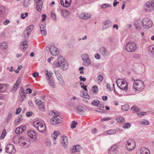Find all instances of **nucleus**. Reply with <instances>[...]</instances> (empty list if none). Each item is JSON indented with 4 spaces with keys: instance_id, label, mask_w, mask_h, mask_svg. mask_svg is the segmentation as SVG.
Segmentation results:
<instances>
[{
    "instance_id": "nucleus-1",
    "label": "nucleus",
    "mask_w": 154,
    "mask_h": 154,
    "mask_svg": "<svg viewBox=\"0 0 154 154\" xmlns=\"http://www.w3.org/2000/svg\"><path fill=\"white\" fill-rule=\"evenodd\" d=\"M57 61L56 64L57 67L60 66L62 69L64 70L68 69V64L66 60L62 56H59L58 57Z\"/></svg>"
},
{
    "instance_id": "nucleus-19",
    "label": "nucleus",
    "mask_w": 154,
    "mask_h": 154,
    "mask_svg": "<svg viewBox=\"0 0 154 154\" xmlns=\"http://www.w3.org/2000/svg\"><path fill=\"white\" fill-rule=\"evenodd\" d=\"M134 26L135 28L137 29H140L142 28V21L138 20L136 21L134 23Z\"/></svg>"
},
{
    "instance_id": "nucleus-15",
    "label": "nucleus",
    "mask_w": 154,
    "mask_h": 154,
    "mask_svg": "<svg viewBox=\"0 0 154 154\" xmlns=\"http://www.w3.org/2000/svg\"><path fill=\"white\" fill-rule=\"evenodd\" d=\"M26 126L25 125L17 127L15 130V133L17 134H21L23 132L26 130Z\"/></svg>"
},
{
    "instance_id": "nucleus-7",
    "label": "nucleus",
    "mask_w": 154,
    "mask_h": 154,
    "mask_svg": "<svg viewBox=\"0 0 154 154\" xmlns=\"http://www.w3.org/2000/svg\"><path fill=\"white\" fill-rule=\"evenodd\" d=\"M82 60L83 61V65L85 66H88L91 64L90 60L88 55L85 54L82 55Z\"/></svg>"
},
{
    "instance_id": "nucleus-33",
    "label": "nucleus",
    "mask_w": 154,
    "mask_h": 154,
    "mask_svg": "<svg viewBox=\"0 0 154 154\" xmlns=\"http://www.w3.org/2000/svg\"><path fill=\"white\" fill-rule=\"evenodd\" d=\"M0 47L1 49L3 51L6 50L8 48V46L6 43H0Z\"/></svg>"
},
{
    "instance_id": "nucleus-26",
    "label": "nucleus",
    "mask_w": 154,
    "mask_h": 154,
    "mask_svg": "<svg viewBox=\"0 0 154 154\" xmlns=\"http://www.w3.org/2000/svg\"><path fill=\"white\" fill-rule=\"evenodd\" d=\"M47 79L48 81V83L50 85L52 88H55L56 85L55 84L54 81L53 80H51L49 78H48Z\"/></svg>"
},
{
    "instance_id": "nucleus-43",
    "label": "nucleus",
    "mask_w": 154,
    "mask_h": 154,
    "mask_svg": "<svg viewBox=\"0 0 154 154\" xmlns=\"http://www.w3.org/2000/svg\"><path fill=\"white\" fill-rule=\"evenodd\" d=\"M59 81V83L61 84V85L62 86H64L65 85V83L64 80L61 78H60L58 79Z\"/></svg>"
},
{
    "instance_id": "nucleus-57",
    "label": "nucleus",
    "mask_w": 154,
    "mask_h": 154,
    "mask_svg": "<svg viewBox=\"0 0 154 154\" xmlns=\"http://www.w3.org/2000/svg\"><path fill=\"white\" fill-rule=\"evenodd\" d=\"M41 33L42 35L45 36L47 34V32L46 29H42L40 30Z\"/></svg>"
},
{
    "instance_id": "nucleus-8",
    "label": "nucleus",
    "mask_w": 154,
    "mask_h": 154,
    "mask_svg": "<svg viewBox=\"0 0 154 154\" xmlns=\"http://www.w3.org/2000/svg\"><path fill=\"white\" fill-rule=\"evenodd\" d=\"M127 144L126 147L127 149L129 151H131L135 148V144L134 141L133 139H129L127 141Z\"/></svg>"
},
{
    "instance_id": "nucleus-58",
    "label": "nucleus",
    "mask_w": 154,
    "mask_h": 154,
    "mask_svg": "<svg viewBox=\"0 0 154 154\" xmlns=\"http://www.w3.org/2000/svg\"><path fill=\"white\" fill-rule=\"evenodd\" d=\"M46 26L45 24H41L40 26V30L42 29H46Z\"/></svg>"
},
{
    "instance_id": "nucleus-47",
    "label": "nucleus",
    "mask_w": 154,
    "mask_h": 154,
    "mask_svg": "<svg viewBox=\"0 0 154 154\" xmlns=\"http://www.w3.org/2000/svg\"><path fill=\"white\" fill-rule=\"evenodd\" d=\"M100 103V101L99 100H94L92 102V104L95 106H97Z\"/></svg>"
},
{
    "instance_id": "nucleus-14",
    "label": "nucleus",
    "mask_w": 154,
    "mask_h": 154,
    "mask_svg": "<svg viewBox=\"0 0 154 154\" xmlns=\"http://www.w3.org/2000/svg\"><path fill=\"white\" fill-rule=\"evenodd\" d=\"M112 23L110 20H105L103 23V30L110 27Z\"/></svg>"
},
{
    "instance_id": "nucleus-36",
    "label": "nucleus",
    "mask_w": 154,
    "mask_h": 154,
    "mask_svg": "<svg viewBox=\"0 0 154 154\" xmlns=\"http://www.w3.org/2000/svg\"><path fill=\"white\" fill-rule=\"evenodd\" d=\"M129 107L128 105L125 104L122 107V109L125 111H127L129 109Z\"/></svg>"
},
{
    "instance_id": "nucleus-60",
    "label": "nucleus",
    "mask_w": 154,
    "mask_h": 154,
    "mask_svg": "<svg viewBox=\"0 0 154 154\" xmlns=\"http://www.w3.org/2000/svg\"><path fill=\"white\" fill-rule=\"evenodd\" d=\"M93 88H94L93 89V92L94 93H96L97 92L98 90V88L96 86H94V87H93Z\"/></svg>"
},
{
    "instance_id": "nucleus-48",
    "label": "nucleus",
    "mask_w": 154,
    "mask_h": 154,
    "mask_svg": "<svg viewBox=\"0 0 154 154\" xmlns=\"http://www.w3.org/2000/svg\"><path fill=\"white\" fill-rule=\"evenodd\" d=\"M117 121L118 122H123L124 121V119L121 117H119L116 119Z\"/></svg>"
},
{
    "instance_id": "nucleus-20",
    "label": "nucleus",
    "mask_w": 154,
    "mask_h": 154,
    "mask_svg": "<svg viewBox=\"0 0 154 154\" xmlns=\"http://www.w3.org/2000/svg\"><path fill=\"white\" fill-rule=\"evenodd\" d=\"M149 54L150 56L154 58V45L150 46L148 48Z\"/></svg>"
},
{
    "instance_id": "nucleus-5",
    "label": "nucleus",
    "mask_w": 154,
    "mask_h": 154,
    "mask_svg": "<svg viewBox=\"0 0 154 154\" xmlns=\"http://www.w3.org/2000/svg\"><path fill=\"white\" fill-rule=\"evenodd\" d=\"M134 88L137 91H140L143 89L144 85L143 82L140 80L135 81L133 84Z\"/></svg>"
},
{
    "instance_id": "nucleus-3",
    "label": "nucleus",
    "mask_w": 154,
    "mask_h": 154,
    "mask_svg": "<svg viewBox=\"0 0 154 154\" xmlns=\"http://www.w3.org/2000/svg\"><path fill=\"white\" fill-rule=\"evenodd\" d=\"M18 141L19 144L25 148H27L31 143L29 139L22 136L19 137Z\"/></svg>"
},
{
    "instance_id": "nucleus-49",
    "label": "nucleus",
    "mask_w": 154,
    "mask_h": 154,
    "mask_svg": "<svg viewBox=\"0 0 154 154\" xmlns=\"http://www.w3.org/2000/svg\"><path fill=\"white\" fill-rule=\"evenodd\" d=\"M111 6V5L110 4H104L102 5L101 8L103 9H105L107 7H110Z\"/></svg>"
},
{
    "instance_id": "nucleus-18",
    "label": "nucleus",
    "mask_w": 154,
    "mask_h": 154,
    "mask_svg": "<svg viewBox=\"0 0 154 154\" xmlns=\"http://www.w3.org/2000/svg\"><path fill=\"white\" fill-rule=\"evenodd\" d=\"M38 130L41 132H45L46 130V126L43 123L39 125V126L36 128Z\"/></svg>"
},
{
    "instance_id": "nucleus-27",
    "label": "nucleus",
    "mask_w": 154,
    "mask_h": 154,
    "mask_svg": "<svg viewBox=\"0 0 154 154\" xmlns=\"http://www.w3.org/2000/svg\"><path fill=\"white\" fill-rule=\"evenodd\" d=\"M51 114L54 116V117H56L58 118H61L59 116V113L54 110H52Z\"/></svg>"
},
{
    "instance_id": "nucleus-53",
    "label": "nucleus",
    "mask_w": 154,
    "mask_h": 154,
    "mask_svg": "<svg viewBox=\"0 0 154 154\" xmlns=\"http://www.w3.org/2000/svg\"><path fill=\"white\" fill-rule=\"evenodd\" d=\"M6 135V131L5 129H4L2 133V134L1 137H2V138L3 139L5 137V136Z\"/></svg>"
},
{
    "instance_id": "nucleus-17",
    "label": "nucleus",
    "mask_w": 154,
    "mask_h": 154,
    "mask_svg": "<svg viewBox=\"0 0 154 154\" xmlns=\"http://www.w3.org/2000/svg\"><path fill=\"white\" fill-rule=\"evenodd\" d=\"M27 134L28 136L31 138L35 139L37 137L36 133L33 130H29Z\"/></svg>"
},
{
    "instance_id": "nucleus-44",
    "label": "nucleus",
    "mask_w": 154,
    "mask_h": 154,
    "mask_svg": "<svg viewBox=\"0 0 154 154\" xmlns=\"http://www.w3.org/2000/svg\"><path fill=\"white\" fill-rule=\"evenodd\" d=\"M131 125L129 123H125L123 127V128L124 129H128L130 127Z\"/></svg>"
},
{
    "instance_id": "nucleus-46",
    "label": "nucleus",
    "mask_w": 154,
    "mask_h": 154,
    "mask_svg": "<svg viewBox=\"0 0 154 154\" xmlns=\"http://www.w3.org/2000/svg\"><path fill=\"white\" fill-rule=\"evenodd\" d=\"M78 123L77 122L74 121L72 122V125H71V127L72 128H75L76 126V125H77Z\"/></svg>"
},
{
    "instance_id": "nucleus-51",
    "label": "nucleus",
    "mask_w": 154,
    "mask_h": 154,
    "mask_svg": "<svg viewBox=\"0 0 154 154\" xmlns=\"http://www.w3.org/2000/svg\"><path fill=\"white\" fill-rule=\"evenodd\" d=\"M12 117V114L11 113H9L8 115V116L7 117L6 121V122H8L9 121L10 119Z\"/></svg>"
},
{
    "instance_id": "nucleus-61",
    "label": "nucleus",
    "mask_w": 154,
    "mask_h": 154,
    "mask_svg": "<svg viewBox=\"0 0 154 154\" xmlns=\"http://www.w3.org/2000/svg\"><path fill=\"white\" fill-rule=\"evenodd\" d=\"M39 109L42 111H44L45 109L44 106L42 104L38 105Z\"/></svg>"
},
{
    "instance_id": "nucleus-63",
    "label": "nucleus",
    "mask_w": 154,
    "mask_h": 154,
    "mask_svg": "<svg viewBox=\"0 0 154 154\" xmlns=\"http://www.w3.org/2000/svg\"><path fill=\"white\" fill-rule=\"evenodd\" d=\"M79 79L81 81L85 82L86 80V78L82 77L81 76H79Z\"/></svg>"
},
{
    "instance_id": "nucleus-22",
    "label": "nucleus",
    "mask_w": 154,
    "mask_h": 154,
    "mask_svg": "<svg viewBox=\"0 0 154 154\" xmlns=\"http://www.w3.org/2000/svg\"><path fill=\"white\" fill-rule=\"evenodd\" d=\"M100 53L104 56L109 55V53L108 51L106 48L104 47L101 48L100 49Z\"/></svg>"
},
{
    "instance_id": "nucleus-25",
    "label": "nucleus",
    "mask_w": 154,
    "mask_h": 154,
    "mask_svg": "<svg viewBox=\"0 0 154 154\" xmlns=\"http://www.w3.org/2000/svg\"><path fill=\"white\" fill-rule=\"evenodd\" d=\"M117 146L116 145H113L109 149V151L110 154H113L116 153L117 151Z\"/></svg>"
},
{
    "instance_id": "nucleus-24",
    "label": "nucleus",
    "mask_w": 154,
    "mask_h": 154,
    "mask_svg": "<svg viewBox=\"0 0 154 154\" xmlns=\"http://www.w3.org/2000/svg\"><path fill=\"white\" fill-rule=\"evenodd\" d=\"M79 17L81 19L85 20H87L89 19L91 16L90 15H89L88 14H84L82 13L79 15Z\"/></svg>"
},
{
    "instance_id": "nucleus-11",
    "label": "nucleus",
    "mask_w": 154,
    "mask_h": 154,
    "mask_svg": "<svg viewBox=\"0 0 154 154\" xmlns=\"http://www.w3.org/2000/svg\"><path fill=\"white\" fill-rule=\"evenodd\" d=\"M72 0H61L60 3L63 7L67 8L69 7L71 5Z\"/></svg>"
},
{
    "instance_id": "nucleus-40",
    "label": "nucleus",
    "mask_w": 154,
    "mask_h": 154,
    "mask_svg": "<svg viewBox=\"0 0 154 154\" xmlns=\"http://www.w3.org/2000/svg\"><path fill=\"white\" fill-rule=\"evenodd\" d=\"M55 73L57 79L62 78L61 75L58 71H56Z\"/></svg>"
},
{
    "instance_id": "nucleus-54",
    "label": "nucleus",
    "mask_w": 154,
    "mask_h": 154,
    "mask_svg": "<svg viewBox=\"0 0 154 154\" xmlns=\"http://www.w3.org/2000/svg\"><path fill=\"white\" fill-rule=\"evenodd\" d=\"M98 80L100 81L101 82H102L103 79V76L101 75H99L97 77Z\"/></svg>"
},
{
    "instance_id": "nucleus-32",
    "label": "nucleus",
    "mask_w": 154,
    "mask_h": 154,
    "mask_svg": "<svg viewBox=\"0 0 154 154\" xmlns=\"http://www.w3.org/2000/svg\"><path fill=\"white\" fill-rule=\"evenodd\" d=\"M131 109L132 111L134 112H136L138 111H139L140 110V108L136 106H133L131 108Z\"/></svg>"
},
{
    "instance_id": "nucleus-16",
    "label": "nucleus",
    "mask_w": 154,
    "mask_h": 154,
    "mask_svg": "<svg viewBox=\"0 0 154 154\" xmlns=\"http://www.w3.org/2000/svg\"><path fill=\"white\" fill-rule=\"evenodd\" d=\"M118 87L121 90L127 91L128 88V84L127 82L125 80Z\"/></svg>"
},
{
    "instance_id": "nucleus-34",
    "label": "nucleus",
    "mask_w": 154,
    "mask_h": 154,
    "mask_svg": "<svg viewBox=\"0 0 154 154\" xmlns=\"http://www.w3.org/2000/svg\"><path fill=\"white\" fill-rule=\"evenodd\" d=\"M26 40H24V41L22 43H21V45L20 46V48H22L23 49H24L26 50L27 48L26 47H24L25 45H27V41H26Z\"/></svg>"
},
{
    "instance_id": "nucleus-23",
    "label": "nucleus",
    "mask_w": 154,
    "mask_h": 154,
    "mask_svg": "<svg viewBox=\"0 0 154 154\" xmlns=\"http://www.w3.org/2000/svg\"><path fill=\"white\" fill-rule=\"evenodd\" d=\"M62 139L63 140L61 142L62 144L64 147L66 148V147L67 146L68 143L67 137L65 136H62Z\"/></svg>"
},
{
    "instance_id": "nucleus-39",
    "label": "nucleus",
    "mask_w": 154,
    "mask_h": 154,
    "mask_svg": "<svg viewBox=\"0 0 154 154\" xmlns=\"http://www.w3.org/2000/svg\"><path fill=\"white\" fill-rule=\"evenodd\" d=\"M76 109L77 111H79L80 112H83V108L81 106L79 105L77 106Z\"/></svg>"
},
{
    "instance_id": "nucleus-29",
    "label": "nucleus",
    "mask_w": 154,
    "mask_h": 154,
    "mask_svg": "<svg viewBox=\"0 0 154 154\" xmlns=\"http://www.w3.org/2000/svg\"><path fill=\"white\" fill-rule=\"evenodd\" d=\"M7 88L6 84H0V92L5 91Z\"/></svg>"
},
{
    "instance_id": "nucleus-35",
    "label": "nucleus",
    "mask_w": 154,
    "mask_h": 154,
    "mask_svg": "<svg viewBox=\"0 0 154 154\" xmlns=\"http://www.w3.org/2000/svg\"><path fill=\"white\" fill-rule=\"evenodd\" d=\"M77 147H79L80 148V146L79 145H77L76 146H75L73 148L71 149L72 152H79V151L78 149H77Z\"/></svg>"
},
{
    "instance_id": "nucleus-42",
    "label": "nucleus",
    "mask_w": 154,
    "mask_h": 154,
    "mask_svg": "<svg viewBox=\"0 0 154 154\" xmlns=\"http://www.w3.org/2000/svg\"><path fill=\"white\" fill-rule=\"evenodd\" d=\"M116 131L115 130L111 129L108 131L107 132L108 134H111L116 133Z\"/></svg>"
},
{
    "instance_id": "nucleus-30",
    "label": "nucleus",
    "mask_w": 154,
    "mask_h": 154,
    "mask_svg": "<svg viewBox=\"0 0 154 154\" xmlns=\"http://www.w3.org/2000/svg\"><path fill=\"white\" fill-rule=\"evenodd\" d=\"M59 134V132L58 131H54L51 134V137L53 140L56 139L58 136Z\"/></svg>"
},
{
    "instance_id": "nucleus-4",
    "label": "nucleus",
    "mask_w": 154,
    "mask_h": 154,
    "mask_svg": "<svg viewBox=\"0 0 154 154\" xmlns=\"http://www.w3.org/2000/svg\"><path fill=\"white\" fill-rule=\"evenodd\" d=\"M144 9L146 12H149L154 9V0L147 2L144 5Z\"/></svg>"
},
{
    "instance_id": "nucleus-21",
    "label": "nucleus",
    "mask_w": 154,
    "mask_h": 154,
    "mask_svg": "<svg viewBox=\"0 0 154 154\" xmlns=\"http://www.w3.org/2000/svg\"><path fill=\"white\" fill-rule=\"evenodd\" d=\"M140 154H150V152L149 149L145 147H143L140 149Z\"/></svg>"
},
{
    "instance_id": "nucleus-9",
    "label": "nucleus",
    "mask_w": 154,
    "mask_h": 154,
    "mask_svg": "<svg viewBox=\"0 0 154 154\" xmlns=\"http://www.w3.org/2000/svg\"><path fill=\"white\" fill-rule=\"evenodd\" d=\"M5 150L6 152L9 154H14L16 152L14 146L11 144H8L6 147Z\"/></svg>"
},
{
    "instance_id": "nucleus-28",
    "label": "nucleus",
    "mask_w": 154,
    "mask_h": 154,
    "mask_svg": "<svg viewBox=\"0 0 154 154\" xmlns=\"http://www.w3.org/2000/svg\"><path fill=\"white\" fill-rule=\"evenodd\" d=\"M31 4L30 0H25L23 3V6L24 8L29 7Z\"/></svg>"
},
{
    "instance_id": "nucleus-64",
    "label": "nucleus",
    "mask_w": 154,
    "mask_h": 154,
    "mask_svg": "<svg viewBox=\"0 0 154 154\" xmlns=\"http://www.w3.org/2000/svg\"><path fill=\"white\" fill-rule=\"evenodd\" d=\"M89 97H89V95H88V94L87 93H86V94H84L83 95V97L85 98H86L87 99H89Z\"/></svg>"
},
{
    "instance_id": "nucleus-41",
    "label": "nucleus",
    "mask_w": 154,
    "mask_h": 154,
    "mask_svg": "<svg viewBox=\"0 0 154 154\" xmlns=\"http://www.w3.org/2000/svg\"><path fill=\"white\" fill-rule=\"evenodd\" d=\"M125 81V80L121 79H118L116 81V82L118 87L119 86V85H120V84L122 83H123V82Z\"/></svg>"
},
{
    "instance_id": "nucleus-62",
    "label": "nucleus",
    "mask_w": 154,
    "mask_h": 154,
    "mask_svg": "<svg viewBox=\"0 0 154 154\" xmlns=\"http://www.w3.org/2000/svg\"><path fill=\"white\" fill-rule=\"evenodd\" d=\"M51 16L52 19L54 20H56V16L55 14L54 13H51Z\"/></svg>"
},
{
    "instance_id": "nucleus-37",
    "label": "nucleus",
    "mask_w": 154,
    "mask_h": 154,
    "mask_svg": "<svg viewBox=\"0 0 154 154\" xmlns=\"http://www.w3.org/2000/svg\"><path fill=\"white\" fill-rule=\"evenodd\" d=\"M62 13L63 16L64 17H67L69 14V12L65 10H62Z\"/></svg>"
},
{
    "instance_id": "nucleus-56",
    "label": "nucleus",
    "mask_w": 154,
    "mask_h": 154,
    "mask_svg": "<svg viewBox=\"0 0 154 154\" xmlns=\"http://www.w3.org/2000/svg\"><path fill=\"white\" fill-rule=\"evenodd\" d=\"M95 111L97 112H102V113H104L105 112V111H106L105 110H104L103 109H101L100 108L97 109H96Z\"/></svg>"
},
{
    "instance_id": "nucleus-12",
    "label": "nucleus",
    "mask_w": 154,
    "mask_h": 154,
    "mask_svg": "<svg viewBox=\"0 0 154 154\" xmlns=\"http://www.w3.org/2000/svg\"><path fill=\"white\" fill-rule=\"evenodd\" d=\"M35 2L37 3L36 5V10L38 12H40L41 10L43 4V2L42 0H34Z\"/></svg>"
},
{
    "instance_id": "nucleus-6",
    "label": "nucleus",
    "mask_w": 154,
    "mask_h": 154,
    "mask_svg": "<svg viewBox=\"0 0 154 154\" xmlns=\"http://www.w3.org/2000/svg\"><path fill=\"white\" fill-rule=\"evenodd\" d=\"M136 44L133 42H128L126 46V49L128 52H133L136 49Z\"/></svg>"
},
{
    "instance_id": "nucleus-45",
    "label": "nucleus",
    "mask_w": 154,
    "mask_h": 154,
    "mask_svg": "<svg viewBox=\"0 0 154 154\" xmlns=\"http://www.w3.org/2000/svg\"><path fill=\"white\" fill-rule=\"evenodd\" d=\"M5 9L4 6H2L0 8V15H2L4 13Z\"/></svg>"
},
{
    "instance_id": "nucleus-31",
    "label": "nucleus",
    "mask_w": 154,
    "mask_h": 154,
    "mask_svg": "<svg viewBox=\"0 0 154 154\" xmlns=\"http://www.w3.org/2000/svg\"><path fill=\"white\" fill-rule=\"evenodd\" d=\"M34 27V26L32 25L29 26L27 27L25 30L28 32L27 33L30 34L31 31H32Z\"/></svg>"
},
{
    "instance_id": "nucleus-38",
    "label": "nucleus",
    "mask_w": 154,
    "mask_h": 154,
    "mask_svg": "<svg viewBox=\"0 0 154 154\" xmlns=\"http://www.w3.org/2000/svg\"><path fill=\"white\" fill-rule=\"evenodd\" d=\"M28 32L26 30H25L23 33V36L24 37V39L26 40L29 37V36L30 34L29 33H27Z\"/></svg>"
},
{
    "instance_id": "nucleus-52",
    "label": "nucleus",
    "mask_w": 154,
    "mask_h": 154,
    "mask_svg": "<svg viewBox=\"0 0 154 154\" xmlns=\"http://www.w3.org/2000/svg\"><path fill=\"white\" fill-rule=\"evenodd\" d=\"M22 98V101H23L26 98V94L25 93L20 94Z\"/></svg>"
},
{
    "instance_id": "nucleus-10",
    "label": "nucleus",
    "mask_w": 154,
    "mask_h": 154,
    "mask_svg": "<svg viewBox=\"0 0 154 154\" xmlns=\"http://www.w3.org/2000/svg\"><path fill=\"white\" fill-rule=\"evenodd\" d=\"M58 51V49L54 46L53 45L50 46V52L52 55L55 56L58 55L59 52Z\"/></svg>"
},
{
    "instance_id": "nucleus-50",
    "label": "nucleus",
    "mask_w": 154,
    "mask_h": 154,
    "mask_svg": "<svg viewBox=\"0 0 154 154\" xmlns=\"http://www.w3.org/2000/svg\"><path fill=\"white\" fill-rule=\"evenodd\" d=\"M42 123L40 122L36 121L34 122V125L35 128H37L39 126V125H40Z\"/></svg>"
},
{
    "instance_id": "nucleus-55",
    "label": "nucleus",
    "mask_w": 154,
    "mask_h": 154,
    "mask_svg": "<svg viewBox=\"0 0 154 154\" xmlns=\"http://www.w3.org/2000/svg\"><path fill=\"white\" fill-rule=\"evenodd\" d=\"M18 86L17 85H14V86H13V88L14 89H12L11 90V91H12V92H13V93H14V92H15L16 90H17V87H18Z\"/></svg>"
},
{
    "instance_id": "nucleus-2",
    "label": "nucleus",
    "mask_w": 154,
    "mask_h": 154,
    "mask_svg": "<svg viewBox=\"0 0 154 154\" xmlns=\"http://www.w3.org/2000/svg\"><path fill=\"white\" fill-rule=\"evenodd\" d=\"M152 21L149 18H145L142 20V26L145 29L150 28L152 26Z\"/></svg>"
},
{
    "instance_id": "nucleus-13",
    "label": "nucleus",
    "mask_w": 154,
    "mask_h": 154,
    "mask_svg": "<svg viewBox=\"0 0 154 154\" xmlns=\"http://www.w3.org/2000/svg\"><path fill=\"white\" fill-rule=\"evenodd\" d=\"M62 121V118H58L56 117L52 118L51 121V122L52 125H56L61 122Z\"/></svg>"
},
{
    "instance_id": "nucleus-59",
    "label": "nucleus",
    "mask_w": 154,
    "mask_h": 154,
    "mask_svg": "<svg viewBox=\"0 0 154 154\" xmlns=\"http://www.w3.org/2000/svg\"><path fill=\"white\" fill-rule=\"evenodd\" d=\"M22 119L21 118H18L14 122V123L15 124L18 125V123L20 121H22Z\"/></svg>"
}]
</instances>
